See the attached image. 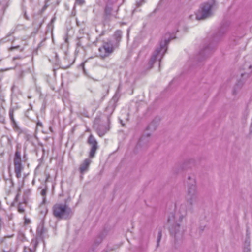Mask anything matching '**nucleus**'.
Here are the masks:
<instances>
[{
    "label": "nucleus",
    "mask_w": 252,
    "mask_h": 252,
    "mask_svg": "<svg viewBox=\"0 0 252 252\" xmlns=\"http://www.w3.org/2000/svg\"><path fill=\"white\" fill-rule=\"evenodd\" d=\"M187 204V206L186 205H182L178 210H177V206H175L176 210L175 214L169 216L168 219V222L171 225L169 228L170 232L176 239L182 238L183 234V230L181 228L178 222L182 221L187 211H192V207L191 209H189V204Z\"/></svg>",
    "instance_id": "1"
},
{
    "label": "nucleus",
    "mask_w": 252,
    "mask_h": 252,
    "mask_svg": "<svg viewBox=\"0 0 252 252\" xmlns=\"http://www.w3.org/2000/svg\"><path fill=\"white\" fill-rule=\"evenodd\" d=\"M174 38V36H172L168 39H165L164 41L160 42L159 47L156 48L150 58L148 63L149 68H151L153 67L154 63L157 60H159V66H160L161 59L163 57L167 50V45L171 39Z\"/></svg>",
    "instance_id": "2"
},
{
    "label": "nucleus",
    "mask_w": 252,
    "mask_h": 252,
    "mask_svg": "<svg viewBox=\"0 0 252 252\" xmlns=\"http://www.w3.org/2000/svg\"><path fill=\"white\" fill-rule=\"evenodd\" d=\"M216 7L214 0H208L202 3L199 10L196 13V18L197 20H203L210 17Z\"/></svg>",
    "instance_id": "3"
},
{
    "label": "nucleus",
    "mask_w": 252,
    "mask_h": 252,
    "mask_svg": "<svg viewBox=\"0 0 252 252\" xmlns=\"http://www.w3.org/2000/svg\"><path fill=\"white\" fill-rule=\"evenodd\" d=\"M188 179L190 181L189 185L187 194L186 195V199L187 203L189 204V209H191L192 205L194 204L197 199V191L194 178L189 176Z\"/></svg>",
    "instance_id": "4"
},
{
    "label": "nucleus",
    "mask_w": 252,
    "mask_h": 252,
    "mask_svg": "<svg viewBox=\"0 0 252 252\" xmlns=\"http://www.w3.org/2000/svg\"><path fill=\"white\" fill-rule=\"evenodd\" d=\"M53 215L60 219H69L72 216V211L66 205L56 204L53 207Z\"/></svg>",
    "instance_id": "5"
},
{
    "label": "nucleus",
    "mask_w": 252,
    "mask_h": 252,
    "mask_svg": "<svg viewBox=\"0 0 252 252\" xmlns=\"http://www.w3.org/2000/svg\"><path fill=\"white\" fill-rule=\"evenodd\" d=\"M114 50L115 46L111 41H103L98 48V55L100 58L105 59L109 57Z\"/></svg>",
    "instance_id": "6"
},
{
    "label": "nucleus",
    "mask_w": 252,
    "mask_h": 252,
    "mask_svg": "<svg viewBox=\"0 0 252 252\" xmlns=\"http://www.w3.org/2000/svg\"><path fill=\"white\" fill-rule=\"evenodd\" d=\"M15 32V29H12L6 35L1 39L0 41L1 43H5L12 41V45L8 48L9 51H12L13 50L19 49H20V51H22L24 50V48L21 47L22 45H25V44L23 43L24 41L22 40H20L18 44L16 43L14 40V37L12 36V34Z\"/></svg>",
    "instance_id": "7"
},
{
    "label": "nucleus",
    "mask_w": 252,
    "mask_h": 252,
    "mask_svg": "<svg viewBox=\"0 0 252 252\" xmlns=\"http://www.w3.org/2000/svg\"><path fill=\"white\" fill-rule=\"evenodd\" d=\"M14 172L17 178H20L22 176V172L24 169V166L22 163L21 153L16 150L13 159Z\"/></svg>",
    "instance_id": "8"
},
{
    "label": "nucleus",
    "mask_w": 252,
    "mask_h": 252,
    "mask_svg": "<svg viewBox=\"0 0 252 252\" xmlns=\"http://www.w3.org/2000/svg\"><path fill=\"white\" fill-rule=\"evenodd\" d=\"M88 143L91 145V148L89 156L90 158H93L96 153V151L98 148L97 142L95 139L92 135H90L88 140Z\"/></svg>",
    "instance_id": "9"
},
{
    "label": "nucleus",
    "mask_w": 252,
    "mask_h": 252,
    "mask_svg": "<svg viewBox=\"0 0 252 252\" xmlns=\"http://www.w3.org/2000/svg\"><path fill=\"white\" fill-rule=\"evenodd\" d=\"M91 162V160L89 158H87L80 164L79 169L81 174H83L88 170Z\"/></svg>",
    "instance_id": "10"
},
{
    "label": "nucleus",
    "mask_w": 252,
    "mask_h": 252,
    "mask_svg": "<svg viewBox=\"0 0 252 252\" xmlns=\"http://www.w3.org/2000/svg\"><path fill=\"white\" fill-rule=\"evenodd\" d=\"M31 245L32 248L28 247H24V252H34L36 249V247L38 245V242L36 239H32Z\"/></svg>",
    "instance_id": "11"
},
{
    "label": "nucleus",
    "mask_w": 252,
    "mask_h": 252,
    "mask_svg": "<svg viewBox=\"0 0 252 252\" xmlns=\"http://www.w3.org/2000/svg\"><path fill=\"white\" fill-rule=\"evenodd\" d=\"M31 194L32 189H31L27 188L25 189L23 192L22 200H23V201H24L25 202H28L30 199V196H31Z\"/></svg>",
    "instance_id": "12"
},
{
    "label": "nucleus",
    "mask_w": 252,
    "mask_h": 252,
    "mask_svg": "<svg viewBox=\"0 0 252 252\" xmlns=\"http://www.w3.org/2000/svg\"><path fill=\"white\" fill-rule=\"evenodd\" d=\"M8 6V2L6 0H1L0 1V16H2L5 12L6 9Z\"/></svg>",
    "instance_id": "13"
},
{
    "label": "nucleus",
    "mask_w": 252,
    "mask_h": 252,
    "mask_svg": "<svg viewBox=\"0 0 252 252\" xmlns=\"http://www.w3.org/2000/svg\"><path fill=\"white\" fill-rule=\"evenodd\" d=\"M26 241V238L24 234L21 231H19L16 238L17 244L18 245H20L21 243L24 242Z\"/></svg>",
    "instance_id": "14"
},
{
    "label": "nucleus",
    "mask_w": 252,
    "mask_h": 252,
    "mask_svg": "<svg viewBox=\"0 0 252 252\" xmlns=\"http://www.w3.org/2000/svg\"><path fill=\"white\" fill-rule=\"evenodd\" d=\"M28 202H25L22 200V202H20L18 203L17 206V210L18 212L20 213H23L25 212V209L26 207L27 204Z\"/></svg>",
    "instance_id": "15"
},
{
    "label": "nucleus",
    "mask_w": 252,
    "mask_h": 252,
    "mask_svg": "<svg viewBox=\"0 0 252 252\" xmlns=\"http://www.w3.org/2000/svg\"><path fill=\"white\" fill-rule=\"evenodd\" d=\"M105 12L107 16H114L115 18H116L115 14H113V13H115V12H114L113 11L112 7L111 6H110L108 4H107L105 7Z\"/></svg>",
    "instance_id": "16"
},
{
    "label": "nucleus",
    "mask_w": 252,
    "mask_h": 252,
    "mask_svg": "<svg viewBox=\"0 0 252 252\" xmlns=\"http://www.w3.org/2000/svg\"><path fill=\"white\" fill-rule=\"evenodd\" d=\"M108 130V129H107L106 127L100 126L97 129V132L100 137H102L105 135V134L107 132Z\"/></svg>",
    "instance_id": "17"
},
{
    "label": "nucleus",
    "mask_w": 252,
    "mask_h": 252,
    "mask_svg": "<svg viewBox=\"0 0 252 252\" xmlns=\"http://www.w3.org/2000/svg\"><path fill=\"white\" fill-rule=\"evenodd\" d=\"M45 232V229L43 224L38 226L36 230L37 235L41 238H42V235Z\"/></svg>",
    "instance_id": "18"
},
{
    "label": "nucleus",
    "mask_w": 252,
    "mask_h": 252,
    "mask_svg": "<svg viewBox=\"0 0 252 252\" xmlns=\"http://www.w3.org/2000/svg\"><path fill=\"white\" fill-rule=\"evenodd\" d=\"M5 109L4 107L1 105L0 106V122L3 123L5 120Z\"/></svg>",
    "instance_id": "19"
},
{
    "label": "nucleus",
    "mask_w": 252,
    "mask_h": 252,
    "mask_svg": "<svg viewBox=\"0 0 252 252\" xmlns=\"http://www.w3.org/2000/svg\"><path fill=\"white\" fill-rule=\"evenodd\" d=\"M9 116L11 122V124L13 126H16V122L14 118V109L10 108L9 111Z\"/></svg>",
    "instance_id": "20"
},
{
    "label": "nucleus",
    "mask_w": 252,
    "mask_h": 252,
    "mask_svg": "<svg viewBox=\"0 0 252 252\" xmlns=\"http://www.w3.org/2000/svg\"><path fill=\"white\" fill-rule=\"evenodd\" d=\"M114 110V107L113 105H109L105 109L106 115L108 116L113 113Z\"/></svg>",
    "instance_id": "21"
},
{
    "label": "nucleus",
    "mask_w": 252,
    "mask_h": 252,
    "mask_svg": "<svg viewBox=\"0 0 252 252\" xmlns=\"http://www.w3.org/2000/svg\"><path fill=\"white\" fill-rule=\"evenodd\" d=\"M122 34V32L120 30H117L115 32L114 36L117 41L119 42L120 41Z\"/></svg>",
    "instance_id": "22"
},
{
    "label": "nucleus",
    "mask_w": 252,
    "mask_h": 252,
    "mask_svg": "<svg viewBox=\"0 0 252 252\" xmlns=\"http://www.w3.org/2000/svg\"><path fill=\"white\" fill-rule=\"evenodd\" d=\"M47 193V189H42L41 191L40 194L43 196V202L45 201V196Z\"/></svg>",
    "instance_id": "23"
},
{
    "label": "nucleus",
    "mask_w": 252,
    "mask_h": 252,
    "mask_svg": "<svg viewBox=\"0 0 252 252\" xmlns=\"http://www.w3.org/2000/svg\"><path fill=\"white\" fill-rule=\"evenodd\" d=\"M21 193V187H19L17 189V193L14 198V201L17 202L18 200V198L19 196L20 195Z\"/></svg>",
    "instance_id": "24"
},
{
    "label": "nucleus",
    "mask_w": 252,
    "mask_h": 252,
    "mask_svg": "<svg viewBox=\"0 0 252 252\" xmlns=\"http://www.w3.org/2000/svg\"><path fill=\"white\" fill-rule=\"evenodd\" d=\"M85 3V0H75V3L76 4L82 5Z\"/></svg>",
    "instance_id": "25"
},
{
    "label": "nucleus",
    "mask_w": 252,
    "mask_h": 252,
    "mask_svg": "<svg viewBox=\"0 0 252 252\" xmlns=\"http://www.w3.org/2000/svg\"><path fill=\"white\" fill-rule=\"evenodd\" d=\"M161 232L159 231L158 233V239H157V246L159 245V242L160 241L161 238Z\"/></svg>",
    "instance_id": "26"
},
{
    "label": "nucleus",
    "mask_w": 252,
    "mask_h": 252,
    "mask_svg": "<svg viewBox=\"0 0 252 252\" xmlns=\"http://www.w3.org/2000/svg\"><path fill=\"white\" fill-rule=\"evenodd\" d=\"M145 139H146L145 136H142L138 142V144L141 145L144 142V141L145 140Z\"/></svg>",
    "instance_id": "27"
},
{
    "label": "nucleus",
    "mask_w": 252,
    "mask_h": 252,
    "mask_svg": "<svg viewBox=\"0 0 252 252\" xmlns=\"http://www.w3.org/2000/svg\"><path fill=\"white\" fill-rule=\"evenodd\" d=\"M36 126H40L41 127H42L43 126V125H42V123L41 122H40V121H38L37 123H36Z\"/></svg>",
    "instance_id": "28"
},
{
    "label": "nucleus",
    "mask_w": 252,
    "mask_h": 252,
    "mask_svg": "<svg viewBox=\"0 0 252 252\" xmlns=\"http://www.w3.org/2000/svg\"><path fill=\"white\" fill-rule=\"evenodd\" d=\"M144 0H141L140 2H137V6L138 7L141 6Z\"/></svg>",
    "instance_id": "29"
},
{
    "label": "nucleus",
    "mask_w": 252,
    "mask_h": 252,
    "mask_svg": "<svg viewBox=\"0 0 252 252\" xmlns=\"http://www.w3.org/2000/svg\"><path fill=\"white\" fill-rule=\"evenodd\" d=\"M30 222V220L29 219H27L25 218V224H29Z\"/></svg>",
    "instance_id": "30"
},
{
    "label": "nucleus",
    "mask_w": 252,
    "mask_h": 252,
    "mask_svg": "<svg viewBox=\"0 0 252 252\" xmlns=\"http://www.w3.org/2000/svg\"><path fill=\"white\" fill-rule=\"evenodd\" d=\"M116 1H117V0H109L108 3H112L115 2Z\"/></svg>",
    "instance_id": "31"
},
{
    "label": "nucleus",
    "mask_w": 252,
    "mask_h": 252,
    "mask_svg": "<svg viewBox=\"0 0 252 252\" xmlns=\"http://www.w3.org/2000/svg\"><path fill=\"white\" fill-rule=\"evenodd\" d=\"M247 250H245L244 252H249L250 249L249 248H246Z\"/></svg>",
    "instance_id": "32"
},
{
    "label": "nucleus",
    "mask_w": 252,
    "mask_h": 252,
    "mask_svg": "<svg viewBox=\"0 0 252 252\" xmlns=\"http://www.w3.org/2000/svg\"><path fill=\"white\" fill-rule=\"evenodd\" d=\"M152 126V123H151L148 126V129H150L151 126Z\"/></svg>",
    "instance_id": "33"
},
{
    "label": "nucleus",
    "mask_w": 252,
    "mask_h": 252,
    "mask_svg": "<svg viewBox=\"0 0 252 252\" xmlns=\"http://www.w3.org/2000/svg\"><path fill=\"white\" fill-rule=\"evenodd\" d=\"M10 183H11V186H13L14 185V183H13V181H12V179H10Z\"/></svg>",
    "instance_id": "34"
},
{
    "label": "nucleus",
    "mask_w": 252,
    "mask_h": 252,
    "mask_svg": "<svg viewBox=\"0 0 252 252\" xmlns=\"http://www.w3.org/2000/svg\"><path fill=\"white\" fill-rule=\"evenodd\" d=\"M49 130L51 132H53V129H52V128L51 127H49Z\"/></svg>",
    "instance_id": "35"
},
{
    "label": "nucleus",
    "mask_w": 252,
    "mask_h": 252,
    "mask_svg": "<svg viewBox=\"0 0 252 252\" xmlns=\"http://www.w3.org/2000/svg\"><path fill=\"white\" fill-rule=\"evenodd\" d=\"M245 75H246V73H242L241 74V75H242V77L244 76Z\"/></svg>",
    "instance_id": "36"
},
{
    "label": "nucleus",
    "mask_w": 252,
    "mask_h": 252,
    "mask_svg": "<svg viewBox=\"0 0 252 252\" xmlns=\"http://www.w3.org/2000/svg\"><path fill=\"white\" fill-rule=\"evenodd\" d=\"M247 66H248L249 68H251L252 67L251 65H248Z\"/></svg>",
    "instance_id": "37"
},
{
    "label": "nucleus",
    "mask_w": 252,
    "mask_h": 252,
    "mask_svg": "<svg viewBox=\"0 0 252 252\" xmlns=\"http://www.w3.org/2000/svg\"><path fill=\"white\" fill-rule=\"evenodd\" d=\"M18 58L14 57L13 59L14 60H15L16 59H17Z\"/></svg>",
    "instance_id": "38"
},
{
    "label": "nucleus",
    "mask_w": 252,
    "mask_h": 252,
    "mask_svg": "<svg viewBox=\"0 0 252 252\" xmlns=\"http://www.w3.org/2000/svg\"><path fill=\"white\" fill-rule=\"evenodd\" d=\"M12 236H8L7 237H11Z\"/></svg>",
    "instance_id": "39"
}]
</instances>
